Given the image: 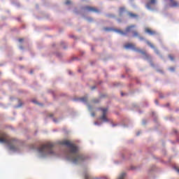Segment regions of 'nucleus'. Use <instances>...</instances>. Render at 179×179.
<instances>
[{"label": "nucleus", "instance_id": "f257e3e1", "mask_svg": "<svg viewBox=\"0 0 179 179\" xmlns=\"http://www.w3.org/2000/svg\"><path fill=\"white\" fill-rule=\"evenodd\" d=\"M60 145H64L69 148V152L66 154L67 160H71L74 164H78L85 162L86 157L82 154H78L79 148L75 144H72L71 141L64 140L60 142Z\"/></svg>", "mask_w": 179, "mask_h": 179}, {"label": "nucleus", "instance_id": "f03ea898", "mask_svg": "<svg viewBox=\"0 0 179 179\" xmlns=\"http://www.w3.org/2000/svg\"><path fill=\"white\" fill-rule=\"evenodd\" d=\"M55 146L54 143L48 142L42 145L38 149V152L41 156H47V155H54L52 148Z\"/></svg>", "mask_w": 179, "mask_h": 179}, {"label": "nucleus", "instance_id": "7ed1b4c3", "mask_svg": "<svg viewBox=\"0 0 179 179\" xmlns=\"http://www.w3.org/2000/svg\"><path fill=\"white\" fill-rule=\"evenodd\" d=\"M124 48H131L132 50H135L136 52H140L144 57V59H151L152 57L149 54L146 52L145 50H142L141 49H138L135 48V45L133 43H127L124 45Z\"/></svg>", "mask_w": 179, "mask_h": 179}, {"label": "nucleus", "instance_id": "20e7f679", "mask_svg": "<svg viewBox=\"0 0 179 179\" xmlns=\"http://www.w3.org/2000/svg\"><path fill=\"white\" fill-rule=\"evenodd\" d=\"M134 27H136L135 25H130L126 28L124 32L121 29H114V31L118 33L119 34H121V36H127V33H130V31H132V29H134Z\"/></svg>", "mask_w": 179, "mask_h": 179}, {"label": "nucleus", "instance_id": "39448f33", "mask_svg": "<svg viewBox=\"0 0 179 179\" xmlns=\"http://www.w3.org/2000/svg\"><path fill=\"white\" fill-rule=\"evenodd\" d=\"M99 110L102 111V115L99 117L103 122H108V119L107 118V112L108 111V108H99Z\"/></svg>", "mask_w": 179, "mask_h": 179}, {"label": "nucleus", "instance_id": "423d86ee", "mask_svg": "<svg viewBox=\"0 0 179 179\" xmlns=\"http://www.w3.org/2000/svg\"><path fill=\"white\" fill-rule=\"evenodd\" d=\"M10 140H9V137L5 133H0V143H9Z\"/></svg>", "mask_w": 179, "mask_h": 179}, {"label": "nucleus", "instance_id": "0eeeda50", "mask_svg": "<svg viewBox=\"0 0 179 179\" xmlns=\"http://www.w3.org/2000/svg\"><path fill=\"white\" fill-rule=\"evenodd\" d=\"M84 9L86 10V12H91L92 13H99V9H97L96 7H92L90 6H86Z\"/></svg>", "mask_w": 179, "mask_h": 179}, {"label": "nucleus", "instance_id": "6e6552de", "mask_svg": "<svg viewBox=\"0 0 179 179\" xmlns=\"http://www.w3.org/2000/svg\"><path fill=\"white\" fill-rule=\"evenodd\" d=\"M156 3H157V0H150L147 2L145 6L147 9H152V8H153Z\"/></svg>", "mask_w": 179, "mask_h": 179}, {"label": "nucleus", "instance_id": "1a4fd4ad", "mask_svg": "<svg viewBox=\"0 0 179 179\" xmlns=\"http://www.w3.org/2000/svg\"><path fill=\"white\" fill-rule=\"evenodd\" d=\"M170 2H171L170 6L171 8H178V6H179L178 1H177L176 0H171Z\"/></svg>", "mask_w": 179, "mask_h": 179}, {"label": "nucleus", "instance_id": "9d476101", "mask_svg": "<svg viewBox=\"0 0 179 179\" xmlns=\"http://www.w3.org/2000/svg\"><path fill=\"white\" fill-rule=\"evenodd\" d=\"M145 43L148 44V45L150 46L153 50H155V52H156V54H160V52H159V50L156 49V48H155V45H153L152 44V43H150V41H145Z\"/></svg>", "mask_w": 179, "mask_h": 179}, {"label": "nucleus", "instance_id": "9b49d317", "mask_svg": "<svg viewBox=\"0 0 179 179\" xmlns=\"http://www.w3.org/2000/svg\"><path fill=\"white\" fill-rule=\"evenodd\" d=\"M145 33H148V34H150V36H155V34H156V31H155L149 28L145 29Z\"/></svg>", "mask_w": 179, "mask_h": 179}, {"label": "nucleus", "instance_id": "f8f14e48", "mask_svg": "<svg viewBox=\"0 0 179 179\" xmlns=\"http://www.w3.org/2000/svg\"><path fill=\"white\" fill-rule=\"evenodd\" d=\"M129 16L131 17L132 19H135V17H138V15L134 14L132 13H129Z\"/></svg>", "mask_w": 179, "mask_h": 179}, {"label": "nucleus", "instance_id": "ddd939ff", "mask_svg": "<svg viewBox=\"0 0 179 179\" xmlns=\"http://www.w3.org/2000/svg\"><path fill=\"white\" fill-rule=\"evenodd\" d=\"M132 34H133V37H139V33L138 31H134Z\"/></svg>", "mask_w": 179, "mask_h": 179}, {"label": "nucleus", "instance_id": "4468645a", "mask_svg": "<svg viewBox=\"0 0 179 179\" xmlns=\"http://www.w3.org/2000/svg\"><path fill=\"white\" fill-rule=\"evenodd\" d=\"M80 101H83V103H86L87 101V96H83L80 99Z\"/></svg>", "mask_w": 179, "mask_h": 179}, {"label": "nucleus", "instance_id": "2eb2a0df", "mask_svg": "<svg viewBox=\"0 0 179 179\" xmlns=\"http://www.w3.org/2000/svg\"><path fill=\"white\" fill-rule=\"evenodd\" d=\"M9 149L10 150H13L15 152L16 150V147H15V145H10Z\"/></svg>", "mask_w": 179, "mask_h": 179}, {"label": "nucleus", "instance_id": "dca6fc26", "mask_svg": "<svg viewBox=\"0 0 179 179\" xmlns=\"http://www.w3.org/2000/svg\"><path fill=\"white\" fill-rule=\"evenodd\" d=\"M124 11H125V8L121 7V8H120V13H122L124 12Z\"/></svg>", "mask_w": 179, "mask_h": 179}, {"label": "nucleus", "instance_id": "f3484780", "mask_svg": "<svg viewBox=\"0 0 179 179\" xmlns=\"http://www.w3.org/2000/svg\"><path fill=\"white\" fill-rule=\"evenodd\" d=\"M169 71H171V72H174L176 71V68L174 67H170Z\"/></svg>", "mask_w": 179, "mask_h": 179}, {"label": "nucleus", "instance_id": "a211bd4d", "mask_svg": "<svg viewBox=\"0 0 179 179\" xmlns=\"http://www.w3.org/2000/svg\"><path fill=\"white\" fill-rule=\"evenodd\" d=\"M65 4L66 5H71V1H69V0L66 1Z\"/></svg>", "mask_w": 179, "mask_h": 179}, {"label": "nucleus", "instance_id": "6ab92c4d", "mask_svg": "<svg viewBox=\"0 0 179 179\" xmlns=\"http://www.w3.org/2000/svg\"><path fill=\"white\" fill-rule=\"evenodd\" d=\"M99 99H93L92 100V103H99Z\"/></svg>", "mask_w": 179, "mask_h": 179}, {"label": "nucleus", "instance_id": "aec40b11", "mask_svg": "<svg viewBox=\"0 0 179 179\" xmlns=\"http://www.w3.org/2000/svg\"><path fill=\"white\" fill-rule=\"evenodd\" d=\"M138 38L141 41H143V40H145V38H143V36H138Z\"/></svg>", "mask_w": 179, "mask_h": 179}, {"label": "nucleus", "instance_id": "412c9836", "mask_svg": "<svg viewBox=\"0 0 179 179\" xmlns=\"http://www.w3.org/2000/svg\"><path fill=\"white\" fill-rule=\"evenodd\" d=\"M169 57L171 61H174V57H173V55H170Z\"/></svg>", "mask_w": 179, "mask_h": 179}, {"label": "nucleus", "instance_id": "4be33fe9", "mask_svg": "<svg viewBox=\"0 0 179 179\" xmlns=\"http://www.w3.org/2000/svg\"><path fill=\"white\" fill-rule=\"evenodd\" d=\"M24 41L23 38H20V39H18V41H19L20 43H22V41Z\"/></svg>", "mask_w": 179, "mask_h": 179}, {"label": "nucleus", "instance_id": "5701e85b", "mask_svg": "<svg viewBox=\"0 0 179 179\" xmlns=\"http://www.w3.org/2000/svg\"><path fill=\"white\" fill-rule=\"evenodd\" d=\"M124 177H125V173H122L121 178H124Z\"/></svg>", "mask_w": 179, "mask_h": 179}, {"label": "nucleus", "instance_id": "b1692460", "mask_svg": "<svg viewBox=\"0 0 179 179\" xmlns=\"http://www.w3.org/2000/svg\"><path fill=\"white\" fill-rule=\"evenodd\" d=\"M155 104H159V101H157V99H156L155 101Z\"/></svg>", "mask_w": 179, "mask_h": 179}, {"label": "nucleus", "instance_id": "393cba45", "mask_svg": "<svg viewBox=\"0 0 179 179\" xmlns=\"http://www.w3.org/2000/svg\"><path fill=\"white\" fill-rule=\"evenodd\" d=\"M87 20H88V22H92V21L93 20V19H92V18H88Z\"/></svg>", "mask_w": 179, "mask_h": 179}, {"label": "nucleus", "instance_id": "a878e982", "mask_svg": "<svg viewBox=\"0 0 179 179\" xmlns=\"http://www.w3.org/2000/svg\"><path fill=\"white\" fill-rule=\"evenodd\" d=\"M91 89H92V90H94V89H96V87L95 86L92 87Z\"/></svg>", "mask_w": 179, "mask_h": 179}, {"label": "nucleus", "instance_id": "bb28decb", "mask_svg": "<svg viewBox=\"0 0 179 179\" xmlns=\"http://www.w3.org/2000/svg\"><path fill=\"white\" fill-rule=\"evenodd\" d=\"M105 30H106V31H110V29H108V28H105Z\"/></svg>", "mask_w": 179, "mask_h": 179}, {"label": "nucleus", "instance_id": "cd10ccee", "mask_svg": "<svg viewBox=\"0 0 179 179\" xmlns=\"http://www.w3.org/2000/svg\"><path fill=\"white\" fill-rule=\"evenodd\" d=\"M33 103H35L36 104H37V101H32Z\"/></svg>", "mask_w": 179, "mask_h": 179}, {"label": "nucleus", "instance_id": "c85d7f7f", "mask_svg": "<svg viewBox=\"0 0 179 179\" xmlns=\"http://www.w3.org/2000/svg\"><path fill=\"white\" fill-rule=\"evenodd\" d=\"M169 106H170V103H167V104L166 105V107H169Z\"/></svg>", "mask_w": 179, "mask_h": 179}, {"label": "nucleus", "instance_id": "c756f323", "mask_svg": "<svg viewBox=\"0 0 179 179\" xmlns=\"http://www.w3.org/2000/svg\"><path fill=\"white\" fill-rule=\"evenodd\" d=\"M94 115H94V113H92V117H94Z\"/></svg>", "mask_w": 179, "mask_h": 179}, {"label": "nucleus", "instance_id": "7c9ffc66", "mask_svg": "<svg viewBox=\"0 0 179 179\" xmlns=\"http://www.w3.org/2000/svg\"><path fill=\"white\" fill-rule=\"evenodd\" d=\"M21 50H23V46L20 47Z\"/></svg>", "mask_w": 179, "mask_h": 179}, {"label": "nucleus", "instance_id": "2f4dec72", "mask_svg": "<svg viewBox=\"0 0 179 179\" xmlns=\"http://www.w3.org/2000/svg\"><path fill=\"white\" fill-rule=\"evenodd\" d=\"M121 96H124V93L121 92Z\"/></svg>", "mask_w": 179, "mask_h": 179}, {"label": "nucleus", "instance_id": "473e14b6", "mask_svg": "<svg viewBox=\"0 0 179 179\" xmlns=\"http://www.w3.org/2000/svg\"><path fill=\"white\" fill-rule=\"evenodd\" d=\"M137 136H139V133L137 134Z\"/></svg>", "mask_w": 179, "mask_h": 179}, {"label": "nucleus", "instance_id": "72a5a7b5", "mask_svg": "<svg viewBox=\"0 0 179 179\" xmlns=\"http://www.w3.org/2000/svg\"><path fill=\"white\" fill-rule=\"evenodd\" d=\"M30 73H33V71H30Z\"/></svg>", "mask_w": 179, "mask_h": 179}, {"label": "nucleus", "instance_id": "f704fd0d", "mask_svg": "<svg viewBox=\"0 0 179 179\" xmlns=\"http://www.w3.org/2000/svg\"><path fill=\"white\" fill-rule=\"evenodd\" d=\"M19 107H22V105H19Z\"/></svg>", "mask_w": 179, "mask_h": 179}, {"label": "nucleus", "instance_id": "c9c22d12", "mask_svg": "<svg viewBox=\"0 0 179 179\" xmlns=\"http://www.w3.org/2000/svg\"><path fill=\"white\" fill-rule=\"evenodd\" d=\"M95 124L97 125V122H95Z\"/></svg>", "mask_w": 179, "mask_h": 179}, {"label": "nucleus", "instance_id": "e433bc0d", "mask_svg": "<svg viewBox=\"0 0 179 179\" xmlns=\"http://www.w3.org/2000/svg\"><path fill=\"white\" fill-rule=\"evenodd\" d=\"M92 50L93 51V48H92Z\"/></svg>", "mask_w": 179, "mask_h": 179}, {"label": "nucleus", "instance_id": "4c0bfd02", "mask_svg": "<svg viewBox=\"0 0 179 179\" xmlns=\"http://www.w3.org/2000/svg\"><path fill=\"white\" fill-rule=\"evenodd\" d=\"M71 71H70V72H69V74L71 75Z\"/></svg>", "mask_w": 179, "mask_h": 179}, {"label": "nucleus", "instance_id": "58836bf2", "mask_svg": "<svg viewBox=\"0 0 179 179\" xmlns=\"http://www.w3.org/2000/svg\"><path fill=\"white\" fill-rule=\"evenodd\" d=\"M89 109L90 110V106H89Z\"/></svg>", "mask_w": 179, "mask_h": 179}, {"label": "nucleus", "instance_id": "ea45409f", "mask_svg": "<svg viewBox=\"0 0 179 179\" xmlns=\"http://www.w3.org/2000/svg\"><path fill=\"white\" fill-rule=\"evenodd\" d=\"M50 117H52V115H50Z\"/></svg>", "mask_w": 179, "mask_h": 179}, {"label": "nucleus", "instance_id": "a19ab883", "mask_svg": "<svg viewBox=\"0 0 179 179\" xmlns=\"http://www.w3.org/2000/svg\"><path fill=\"white\" fill-rule=\"evenodd\" d=\"M20 60H22V58H20Z\"/></svg>", "mask_w": 179, "mask_h": 179}]
</instances>
